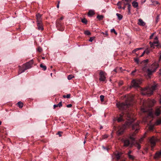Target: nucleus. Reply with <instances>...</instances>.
Instances as JSON below:
<instances>
[{"label":"nucleus","instance_id":"42","mask_svg":"<svg viewBox=\"0 0 161 161\" xmlns=\"http://www.w3.org/2000/svg\"><path fill=\"white\" fill-rule=\"evenodd\" d=\"M64 19V17H62L60 19H58L57 20H59L60 22H62L61 20H63Z\"/></svg>","mask_w":161,"mask_h":161},{"label":"nucleus","instance_id":"58","mask_svg":"<svg viewBox=\"0 0 161 161\" xmlns=\"http://www.w3.org/2000/svg\"><path fill=\"white\" fill-rule=\"evenodd\" d=\"M159 102H160V103L161 104V99H160Z\"/></svg>","mask_w":161,"mask_h":161},{"label":"nucleus","instance_id":"3","mask_svg":"<svg viewBox=\"0 0 161 161\" xmlns=\"http://www.w3.org/2000/svg\"><path fill=\"white\" fill-rule=\"evenodd\" d=\"M149 60L146 59L142 61L141 63L142 64H144V66L143 68V71L146 72L147 75L149 77L155 71L156 69L158 67V65L157 64H153L149 68H147L148 66V64Z\"/></svg>","mask_w":161,"mask_h":161},{"label":"nucleus","instance_id":"25","mask_svg":"<svg viewBox=\"0 0 161 161\" xmlns=\"http://www.w3.org/2000/svg\"><path fill=\"white\" fill-rule=\"evenodd\" d=\"M74 76L72 75H69L68 76L67 78L69 80L73 78H74Z\"/></svg>","mask_w":161,"mask_h":161},{"label":"nucleus","instance_id":"8","mask_svg":"<svg viewBox=\"0 0 161 161\" xmlns=\"http://www.w3.org/2000/svg\"><path fill=\"white\" fill-rule=\"evenodd\" d=\"M155 41H154L153 42H150V46L151 47H152L153 46H156L158 47H161V45L158 42V41L157 40L158 38L157 37H156L155 38Z\"/></svg>","mask_w":161,"mask_h":161},{"label":"nucleus","instance_id":"49","mask_svg":"<svg viewBox=\"0 0 161 161\" xmlns=\"http://www.w3.org/2000/svg\"><path fill=\"white\" fill-rule=\"evenodd\" d=\"M59 2H58V4L57 5V7L58 8H59Z\"/></svg>","mask_w":161,"mask_h":161},{"label":"nucleus","instance_id":"54","mask_svg":"<svg viewBox=\"0 0 161 161\" xmlns=\"http://www.w3.org/2000/svg\"><path fill=\"white\" fill-rule=\"evenodd\" d=\"M159 59L160 60H161V53H160V56H159Z\"/></svg>","mask_w":161,"mask_h":161},{"label":"nucleus","instance_id":"27","mask_svg":"<svg viewBox=\"0 0 161 161\" xmlns=\"http://www.w3.org/2000/svg\"><path fill=\"white\" fill-rule=\"evenodd\" d=\"M85 34L87 35H90L91 33L89 31H85Z\"/></svg>","mask_w":161,"mask_h":161},{"label":"nucleus","instance_id":"1","mask_svg":"<svg viewBox=\"0 0 161 161\" xmlns=\"http://www.w3.org/2000/svg\"><path fill=\"white\" fill-rule=\"evenodd\" d=\"M132 105L131 102L128 103L126 102L125 103H116L117 107L120 110H124V111L116 117L115 118V120H117L118 122L124 121L125 118L127 120L122 126H119L118 127L116 131L117 135L119 136L123 134L126 128L127 127H131L132 130L134 131L133 134L129 135V139H122V141L124 143V146L125 147L132 146L133 141L135 140L134 136L139 130V123H133L134 119L133 118V114L131 111L129 110V108Z\"/></svg>","mask_w":161,"mask_h":161},{"label":"nucleus","instance_id":"39","mask_svg":"<svg viewBox=\"0 0 161 161\" xmlns=\"http://www.w3.org/2000/svg\"><path fill=\"white\" fill-rule=\"evenodd\" d=\"M144 51L147 54H148L150 53V51L148 49H147Z\"/></svg>","mask_w":161,"mask_h":161},{"label":"nucleus","instance_id":"10","mask_svg":"<svg viewBox=\"0 0 161 161\" xmlns=\"http://www.w3.org/2000/svg\"><path fill=\"white\" fill-rule=\"evenodd\" d=\"M161 158V150L157 152L154 156V158L156 159H158Z\"/></svg>","mask_w":161,"mask_h":161},{"label":"nucleus","instance_id":"9","mask_svg":"<svg viewBox=\"0 0 161 161\" xmlns=\"http://www.w3.org/2000/svg\"><path fill=\"white\" fill-rule=\"evenodd\" d=\"M106 73L101 71L99 73V80L101 81H104L106 79Z\"/></svg>","mask_w":161,"mask_h":161},{"label":"nucleus","instance_id":"33","mask_svg":"<svg viewBox=\"0 0 161 161\" xmlns=\"http://www.w3.org/2000/svg\"><path fill=\"white\" fill-rule=\"evenodd\" d=\"M111 32H114L115 34L117 35V33L115 31V30L114 29H112L111 30Z\"/></svg>","mask_w":161,"mask_h":161},{"label":"nucleus","instance_id":"53","mask_svg":"<svg viewBox=\"0 0 161 161\" xmlns=\"http://www.w3.org/2000/svg\"><path fill=\"white\" fill-rule=\"evenodd\" d=\"M149 128H150V130H152L153 129V127H152H152H149Z\"/></svg>","mask_w":161,"mask_h":161},{"label":"nucleus","instance_id":"21","mask_svg":"<svg viewBox=\"0 0 161 161\" xmlns=\"http://www.w3.org/2000/svg\"><path fill=\"white\" fill-rule=\"evenodd\" d=\"M17 104L20 108H22L23 106V103L21 102H18Z\"/></svg>","mask_w":161,"mask_h":161},{"label":"nucleus","instance_id":"19","mask_svg":"<svg viewBox=\"0 0 161 161\" xmlns=\"http://www.w3.org/2000/svg\"><path fill=\"white\" fill-rule=\"evenodd\" d=\"M132 5L133 6L134 8L137 7L138 6V3L137 2H136L135 1H133L132 3Z\"/></svg>","mask_w":161,"mask_h":161},{"label":"nucleus","instance_id":"38","mask_svg":"<svg viewBox=\"0 0 161 161\" xmlns=\"http://www.w3.org/2000/svg\"><path fill=\"white\" fill-rule=\"evenodd\" d=\"M136 69H135V70L132 71L131 73V74L132 75H134V73L136 72Z\"/></svg>","mask_w":161,"mask_h":161},{"label":"nucleus","instance_id":"43","mask_svg":"<svg viewBox=\"0 0 161 161\" xmlns=\"http://www.w3.org/2000/svg\"><path fill=\"white\" fill-rule=\"evenodd\" d=\"M67 108H70L72 106V105L71 104H68L66 106Z\"/></svg>","mask_w":161,"mask_h":161},{"label":"nucleus","instance_id":"51","mask_svg":"<svg viewBox=\"0 0 161 161\" xmlns=\"http://www.w3.org/2000/svg\"><path fill=\"white\" fill-rule=\"evenodd\" d=\"M119 85L121 86L123 85V82H121L119 83Z\"/></svg>","mask_w":161,"mask_h":161},{"label":"nucleus","instance_id":"60","mask_svg":"<svg viewBox=\"0 0 161 161\" xmlns=\"http://www.w3.org/2000/svg\"><path fill=\"white\" fill-rule=\"evenodd\" d=\"M42 59H45V57H43L42 58Z\"/></svg>","mask_w":161,"mask_h":161},{"label":"nucleus","instance_id":"63","mask_svg":"<svg viewBox=\"0 0 161 161\" xmlns=\"http://www.w3.org/2000/svg\"><path fill=\"white\" fill-rule=\"evenodd\" d=\"M2 124V122L1 121H0V125H1Z\"/></svg>","mask_w":161,"mask_h":161},{"label":"nucleus","instance_id":"5","mask_svg":"<svg viewBox=\"0 0 161 161\" xmlns=\"http://www.w3.org/2000/svg\"><path fill=\"white\" fill-rule=\"evenodd\" d=\"M56 26L57 29L60 31H63L64 30V25L62 22H60L59 20H57L56 22Z\"/></svg>","mask_w":161,"mask_h":161},{"label":"nucleus","instance_id":"44","mask_svg":"<svg viewBox=\"0 0 161 161\" xmlns=\"http://www.w3.org/2000/svg\"><path fill=\"white\" fill-rule=\"evenodd\" d=\"M70 97V94H68L66 96V98H69Z\"/></svg>","mask_w":161,"mask_h":161},{"label":"nucleus","instance_id":"6","mask_svg":"<svg viewBox=\"0 0 161 161\" xmlns=\"http://www.w3.org/2000/svg\"><path fill=\"white\" fill-rule=\"evenodd\" d=\"M156 139L153 136L149 140V145L151 147V150H153V148L156 145Z\"/></svg>","mask_w":161,"mask_h":161},{"label":"nucleus","instance_id":"30","mask_svg":"<svg viewBox=\"0 0 161 161\" xmlns=\"http://www.w3.org/2000/svg\"><path fill=\"white\" fill-rule=\"evenodd\" d=\"M100 97L101 101V102H103L104 101V96L103 95H101L100 96Z\"/></svg>","mask_w":161,"mask_h":161},{"label":"nucleus","instance_id":"59","mask_svg":"<svg viewBox=\"0 0 161 161\" xmlns=\"http://www.w3.org/2000/svg\"><path fill=\"white\" fill-rule=\"evenodd\" d=\"M114 71L116 72V69H114Z\"/></svg>","mask_w":161,"mask_h":161},{"label":"nucleus","instance_id":"47","mask_svg":"<svg viewBox=\"0 0 161 161\" xmlns=\"http://www.w3.org/2000/svg\"><path fill=\"white\" fill-rule=\"evenodd\" d=\"M108 137V136L107 135H104L103 136L104 138H107Z\"/></svg>","mask_w":161,"mask_h":161},{"label":"nucleus","instance_id":"28","mask_svg":"<svg viewBox=\"0 0 161 161\" xmlns=\"http://www.w3.org/2000/svg\"><path fill=\"white\" fill-rule=\"evenodd\" d=\"M142 49V48H136V49H135L132 51V53H136V52L138 50L140 49Z\"/></svg>","mask_w":161,"mask_h":161},{"label":"nucleus","instance_id":"45","mask_svg":"<svg viewBox=\"0 0 161 161\" xmlns=\"http://www.w3.org/2000/svg\"><path fill=\"white\" fill-rule=\"evenodd\" d=\"M159 19V15H158L156 17V21L157 22H158V19Z\"/></svg>","mask_w":161,"mask_h":161},{"label":"nucleus","instance_id":"55","mask_svg":"<svg viewBox=\"0 0 161 161\" xmlns=\"http://www.w3.org/2000/svg\"><path fill=\"white\" fill-rule=\"evenodd\" d=\"M159 74H160V75H161V69H160L159 70Z\"/></svg>","mask_w":161,"mask_h":161},{"label":"nucleus","instance_id":"48","mask_svg":"<svg viewBox=\"0 0 161 161\" xmlns=\"http://www.w3.org/2000/svg\"><path fill=\"white\" fill-rule=\"evenodd\" d=\"M56 107H57V104H55L53 105V108H55Z\"/></svg>","mask_w":161,"mask_h":161},{"label":"nucleus","instance_id":"13","mask_svg":"<svg viewBox=\"0 0 161 161\" xmlns=\"http://www.w3.org/2000/svg\"><path fill=\"white\" fill-rule=\"evenodd\" d=\"M131 151H130L128 153V156L129 158L131 160H133L134 159L135 157L132 155H131Z\"/></svg>","mask_w":161,"mask_h":161},{"label":"nucleus","instance_id":"61","mask_svg":"<svg viewBox=\"0 0 161 161\" xmlns=\"http://www.w3.org/2000/svg\"><path fill=\"white\" fill-rule=\"evenodd\" d=\"M1 132H2V130L0 129V133H1Z\"/></svg>","mask_w":161,"mask_h":161},{"label":"nucleus","instance_id":"56","mask_svg":"<svg viewBox=\"0 0 161 161\" xmlns=\"http://www.w3.org/2000/svg\"><path fill=\"white\" fill-rule=\"evenodd\" d=\"M63 97L64 98H66V96L65 95H64L63 96Z\"/></svg>","mask_w":161,"mask_h":161},{"label":"nucleus","instance_id":"36","mask_svg":"<svg viewBox=\"0 0 161 161\" xmlns=\"http://www.w3.org/2000/svg\"><path fill=\"white\" fill-rule=\"evenodd\" d=\"M131 6L130 4H128V9L129 10V12L130 13V8H131Z\"/></svg>","mask_w":161,"mask_h":161},{"label":"nucleus","instance_id":"12","mask_svg":"<svg viewBox=\"0 0 161 161\" xmlns=\"http://www.w3.org/2000/svg\"><path fill=\"white\" fill-rule=\"evenodd\" d=\"M161 113V111L160 108H157L155 109V114L157 116H158Z\"/></svg>","mask_w":161,"mask_h":161},{"label":"nucleus","instance_id":"22","mask_svg":"<svg viewBox=\"0 0 161 161\" xmlns=\"http://www.w3.org/2000/svg\"><path fill=\"white\" fill-rule=\"evenodd\" d=\"M97 18L99 20H102L103 18V15H98L97 16Z\"/></svg>","mask_w":161,"mask_h":161},{"label":"nucleus","instance_id":"37","mask_svg":"<svg viewBox=\"0 0 161 161\" xmlns=\"http://www.w3.org/2000/svg\"><path fill=\"white\" fill-rule=\"evenodd\" d=\"M62 132L61 131H58L57 134V135H59V137H61L62 136Z\"/></svg>","mask_w":161,"mask_h":161},{"label":"nucleus","instance_id":"4","mask_svg":"<svg viewBox=\"0 0 161 161\" xmlns=\"http://www.w3.org/2000/svg\"><path fill=\"white\" fill-rule=\"evenodd\" d=\"M33 60H31L29 62L24 64L23 65V67L19 69L18 72V74H20L24 72L25 70L31 68L33 64Z\"/></svg>","mask_w":161,"mask_h":161},{"label":"nucleus","instance_id":"41","mask_svg":"<svg viewBox=\"0 0 161 161\" xmlns=\"http://www.w3.org/2000/svg\"><path fill=\"white\" fill-rule=\"evenodd\" d=\"M158 4L159 3L157 1H155L153 3V4L154 5L156 4Z\"/></svg>","mask_w":161,"mask_h":161},{"label":"nucleus","instance_id":"52","mask_svg":"<svg viewBox=\"0 0 161 161\" xmlns=\"http://www.w3.org/2000/svg\"><path fill=\"white\" fill-rule=\"evenodd\" d=\"M125 6H123V7H122V8L123 9H125Z\"/></svg>","mask_w":161,"mask_h":161},{"label":"nucleus","instance_id":"50","mask_svg":"<svg viewBox=\"0 0 161 161\" xmlns=\"http://www.w3.org/2000/svg\"><path fill=\"white\" fill-rule=\"evenodd\" d=\"M153 34H152L151 36H150V39H151L152 38V37H153Z\"/></svg>","mask_w":161,"mask_h":161},{"label":"nucleus","instance_id":"24","mask_svg":"<svg viewBox=\"0 0 161 161\" xmlns=\"http://www.w3.org/2000/svg\"><path fill=\"white\" fill-rule=\"evenodd\" d=\"M81 22L85 24H86L87 22V21L84 18L81 19Z\"/></svg>","mask_w":161,"mask_h":161},{"label":"nucleus","instance_id":"29","mask_svg":"<svg viewBox=\"0 0 161 161\" xmlns=\"http://www.w3.org/2000/svg\"><path fill=\"white\" fill-rule=\"evenodd\" d=\"M155 102H155V100H151V101L150 106H153V105H154V104L155 103Z\"/></svg>","mask_w":161,"mask_h":161},{"label":"nucleus","instance_id":"14","mask_svg":"<svg viewBox=\"0 0 161 161\" xmlns=\"http://www.w3.org/2000/svg\"><path fill=\"white\" fill-rule=\"evenodd\" d=\"M138 24L140 25L143 26H145V23L141 19H139V21Z\"/></svg>","mask_w":161,"mask_h":161},{"label":"nucleus","instance_id":"40","mask_svg":"<svg viewBox=\"0 0 161 161\" xmlns=\"http://www.w3.org/2000/svg\"><path fill=\"white\" fill-rule=\"evenodd\" d=\"M94 39V37H91L89 39V41H90V42H92L93 40Z\"/></svg>","mask_w":161,"mask_h":161},{"label":"nucleus","instance_id":"64","mask_svg":"<svg viewBox=\"0 0 161 161\" xmlns=\"http://www.w3.org/2000/svg\"><path fill=\"white\" fill-rule=\"evenodd\" d=\"M52 73H51V76H52Z\"/></svg>","mask_w":161,"mask_h":161},{"label":"nucleus","instance_id":"2","mask_svg":"<svg viewBox=\"0 0 161 161\" xmlns=\"http://www.w3.org/2000/svg\"><path fill=\"white\" fill-rule=\"evenodd\" d=\"M142 83L140 80L134 79L132 80L130 88L133 87L135 88H140L141 89V93L142 95L150 96L153 94V92L157 89L158 86V84H154L151 87H147L144 88H140V85Z\"/></svg>","mask_w":161,"mask_h":161},{"label":"nucleus","instance_id":"16","mask_svg":"<svg viewBox=\"0 0 161 161\" xmlns=\"http://www.w3.org/2000/svg\"><path fill=\"white\" fill-rule=\"evenodd\" d=\"M36 19H37V22H38V21H41V15L39 14H36Z\"/></svg>","mask_w":161,"mask_h":161},{"label":"nucleus","instance_id":"23","mask_svg":"<svg viewBox=\"0 0 161 161\" xmlns=\"http://www.w3.org/2000/svg\"><path fill=\"white\" fill-rule=\"evenodd\" d=\"M161 124V119H158L156 123V125H159Z\"/></svg>","mask_w":161,"mask_h":161},{"label":"nucleus","instance_id":"20","mask_svg":"<svg viewBox=\"0 0 161 161\" xmlns=\"http://www.w3.org/2000/svg\"><path fill=\"white\" fill-rule=\"evenodd\" d=\"M40 67L42 68L44 70H45L47 69V67L46 66L42 64H41L40 65Z\"/></svg>","mask_w":161,"mask_h":161},{"label":"nucleus","instance_id":"32","mask_svg":"<svg viewBox=\"0 0 161 161\" xmlns=\"http://www.w3.org/2000/svg\"><path fill=\"white\" fill-rule=\"evenodd\" d=\"M42 51V49L40 47H38L37 48V51H38L39 52L41 53Z\"/></svg>","mask_w":161,"mask_h":161},{"label":"nucleus","instance_id":"15","mask_svg":"<svg viewBox=\"0 0 161 161\" xmlns=\"http://www.w3.org/2000/svg\"><path fill=\"white\" fill-rule=\"evenodd\" d=\"M94 14V11L92 10H90L88 13V15L89 16L91 17Z\"/></svg>","mask_w":161,"mask_h":161},{"label":"nucleus","instance_id":"57","mask_svg":"<svg viewBox=\"0 0 161 161\" xmlns=\"http://www.w3.org/2000/svg\"><path fill=\"white\" fill-rule=\"evenodd\" d=\"M105 34H106L107 36H108V34L107 32H105Z\"/></svg>","mask_w":161,"mask_h":161},{"label":"nucleus","instance_id":"34","mask_svg":"<svg viewBox=\"0 0 161 161\" xmlns=\"http://www.w3.org/2000/svg\"><path fill=\"white\" fill-rule=\"evenodd\" d=\"M102 148L104 150H106L107 151H108L109 149V148H108V147H105L104 146H102Z\"/></svg>","mask_w":161,"mask_h":161},{"label":"nucleus","instance_id":"17","mask_svg":"<svg viewBox=\"0 0 161 161\" xmlns=\"http://www.w3.org/2000/svg\"><path fill=\"white\" fill-rule=\"evenodd\" d=\"M116 15L117 16L118 19L119 20H120L122 19L123 18V16L121 14L118 13H117Z\"/></svg>","mask_w":161,"mask_h":161},{"label":"nucleus","instance_id":"26","mask_svg":"<svg viewBox=\"0 0 161 161\" xmlns=\"http://www.w3.org/2000/svg\"><path fill=\"white\" fill-rule=\"evenodd\" d=\"M57 107L61 108L62 106V102H60L58 104H57Z\"/></svg>","mask_w":161,"mask_h":161},{"label":"nucleus","instance_id":"11","mask_svg":"<svg viewBox=\"0 0 161 161\" xmlns=\"http://www.w3.org/2000/svg\"><path fill=\"white\" fill-rule=\"evenodd\" d=\"M37 26L39 30H43V28L41 21H38L37 22Z\"/></svg>","mask_w":161,"mask_h":161},{"label":"nucleus","instance_id":"62","mask_svg":"<svg viewBox=\"0 0 161 161\" xmlns=\"http://www.w3.org/2000/svg\"><path fill=\"white\" fill-rule=\"evenodd\" d=\"M148 148H146V151H147L148 150Z\"/></svg>","mask_w":161,"mask_h":161},{"label":"nucleus","instance_id":"31","mask_svg":"<svg viewBox=\"0 0 161 161\" xmlns=\"http://www.w3.org/2000/svg\"><path fill=\"white\" fill-rule=\"evenodd\" d=\"M134 60L136 62L137 64H139V60L138 58H135Z\"/></svg>","mask_w":161,"mask_h":161},{"label":"nucleus","instance_id":"46","mask_svg":"<svg viewBox=\"0 0 161 161\" xmlns=\"http://www.w3.org/2000/svg\"><path fill=\"white\" fill-rule=\"evenodd\" d=\"M145 53H146L144 51V52L140 56V57H142L143 56Z\"/></svg>","mask_w":161,"mask_h":161},{"label":"nucleus","instance_id":"7","mask_svg":"<svg viewBox=\"0 0 161 161\" xmlns=\"http://www.w3.org/2000/svg\"><path fill=\"white\" fill-rule=\"evenodd\" d=\"M131 0H122L121 2H119L117 3V5L119 6V8H122V5L126 6L129 4V3L131 2Z\"/></svg>","mask_w":161,"mask_h":161},{"label":"nucleus","instance_id":"18","mask_svg":"<svg viewBox=\"0 0 161 161\" xmlns=\"http://www.w3.org/2000/svg\"><path fill=\"white\" fill-rule=\"evenodd\" d=\"M121 157V154L119 153H117L115 154V157L117 159V160H118L120 159Z\"/></svg>","mask_w":161,"mask_h":161},{"label":"nucleus","instance_id":"35","mask_svg":"<svg viewBox=\"0 0 161 161\" xmlns=\"http://www.w3.org/2000/svg\"><path fill=\"white\" fill-rule=\"evenodd\" d=\"M136 146L137 147L138 149H139L141 148L140 145L138 143H136Z\"/></svg>","mask_w":161,"mask_h":161}]
</instances>
